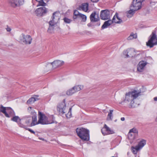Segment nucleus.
<instances>
[{
	"mask_svg": "<svg viewBox=\"0 0 157 157\" xmlns=\"http://www.w3.org/2000/svg\"><path fill=\"white\" fill-rule=\"evenodd\" d=\"M113 110H110L109 113L107 118V120L108 121H110L112 120V117H113Z\"/></svg>",
	"mask_w": 157,
	"mask_h": 157,
	"instance_id": "obj_30",
	"label": "nucleus"
},
{
	"mask_svg": "<svg viewBox=\"0 0 157 157\" xmlns=\"http://www.w3.org/2000/svg\"><path fill=\"white\" fill-rule=\"evenodd\" d=\"M86 16L85 15L81 13L79 14L78 17V18H81L82 19V21L84 22L86 21Z\"/></svg>",
	"mask_w": 157,
	"mask_h": 157,
	"instance_id": "obj_32",
	"label": "nucleus"
},
{
	"mask_svg": "<svg viewBox=\"0 0 157 157\" xmlns=\"http://www.w3.org/2000/svg\"><path fill=\"white\" fill-rule=\"evenodd\" d=\"M147 63L144 61H140L137 66V70L139 72H142L145 66L147 64Z\"/></svg>",
	"mask_w": 157,
	"mask_h": 157,
	"instance_id": "obj_15",
	"label": "nucleus"
},
{
	"mask_svg": "<svg viewBox=\"0 0 157 157\" xmlns=\"http://www.w3.org/2000/svg\"><path fill=\"white\" fill-rule=\"evenodd\" d=\"M140 95V92L135 90L126 93L124 99L120 103L123 104L125 103L129 104V107L130 108L136 107L138 105V104L135 103V101L136 98Z\"/></svg>",
	"mask_w": 157,
	"mask_h": 157,
	"instance_id": "obj_1",
	"label": "nucleus"
},
{
	"mask_svg": "<svg viewBox=\"0 0 157 157\" xmlns=\"http://www.w3.org/2000/svg\"><path fill=\"white\" fill-rule=\"evenodd\" d=\"M18 120H19V121H21V119L18 116H15L12 119V120L15 122H17Z\"/></svg>",
	"mask_w": 157,
	"mask_h": 157,
	"instance_id": "obj_41",
	"label": "nucleus"
},
{
	"mask_svg": "<svg viewBox=\"0 0 157 157\" xmlns=\"http://www.w3.org/2000/svg\"><path fill=\"white\" fill-rule=\"evenodd\" d=\"M115 15L116 16L117 19L118 20V21H115V19L114 20V22L117 24H121L123 23L124 21H125L126 20H122L120 19L118 16V14L116 13Z\"/></svg>",
	"mask_w": 157,
	"mask_h": 157,
	"instance_id": "obj_26",
	"label": "nucleus"
},
{
	"mask_svg": "<svg viewBox=\"0 0 157 157\" xmlns=\"http://www.w3.org/2000/svg\"><path fill=\"white\" fill-rule=\"evenodd\" d=\"M72 89H73V90H74V92L75 93L76 92H77V91L76 90V89L75 88V86H74L72 88Z\"/></svg>",
	"mask_w": 157,
	"mask_h": 157,
	"instance_id": "obj_45",
	"label": "nucleus"
},
{
	"mask_svg": "<svg viewBox=\"0 0 157 157\" xmlns=\"http://www.w3.org/2000/svg\"><path fill=\"white\" fill-rule=\"evenodd\" d=\"M38 2V4L37 5V6H45L46 5V3H45L44 0H36Z\"/></svg>",
	"mask_w": 157,
	"mask_h": 157,
	"instance_id": "obj_27",
	"label": "nucleus"
},
{
	"mask_svg": "<svg viewBox=\"0 0 157 157\" xmlns=\"http://www.w3.org/2000/svg\"><path fill=\"white\" fill-rule=\"evenodd\" d=\"M47 12L46 8L44 7L37 9L35 11L36 14L38 16H41L46 13Z\"/></svg>",
	"mask_w": 157,
	"mask_h": 157,
	"instance_id": "obj_10",
	"label": "nucleus"
},
{
	"mask_svg": "<svg viewBox=\"0 0 157 157\" xmlns=\"http://www.w3.org/2000/svg\"><path fill=\"white\" fill-rule=\"evenodd\" d=\"M32 122V117H29L27 118L25 121V124L27 125L30 126L31 123Z\"/></svg>",
	"mask_w": 157,
	"mask_h": 157,
	"instance_id": "obj_31",
	"label": "nucleus"
},
{
	"mask_svg": "<svg viewBox=\"0 0 157 157\" xmlns=\"http://www.w3.org/2000/svg\"><path fill=\"white\" fill-rule=\"evenodd\" d=\"M71 108H70L69 109V110L68 111V113L66 114V117L67 118H70L71 116Z\"/></svg>",
	"mask_w": 157,
	"mask_h": 157,
	"instance_id": "obj_39",
	"label": "nucleus"
},
{
	"mask_svg": "<svg viewBox=\"0 0 157 157\" xmlns=\"http://www.w3.org/2000/svg\"><path fill=\"white\" fill-rule=\"evenodd\" d=\"M135 50L133 48H130L124 51V54L126 55V57H132L135 54Z\"/></svg>",
	"mask_w": 157,
	"mask_h": 157,
	"instance_id": "obj_13",
	"label": "nucleus"
},
{
	"mask_svg": "<svg viewBox=\"0 0 157 157\" xmlns=\"http://www.w3.org/2000/svg\"><path fill=\"white\" fill-rule=\"evenodd\" d=\"M155 121L157 122V116L156 117V118L155 119Z\"/></svg>",
	"mask_w": 157,
	"mask_h": 157,
	"instance_id": "obj_51",
	"label": "nucleus"
},
{
	"mask_svg": "<svg viewBox=\"0 0 157 157\" xmlns=\"http://www.w3.org/2000/svg\"><path fill=\"white\" fill-rule=\"evenodd\" d=\"M18 124L19 126L21 128H24L26 129V126L24 125H23V124H21V123H18Z\"/></svg>",
	"mask_w": 157,
	"mask_h": 157,
	"instance_id": "obj_42",
	"label": "nucleus"
},
{
	"mask_svg": "<svg viewBox=\"0 0 157 157\" xmlns=\"http://www.w3.org/2000/svg\"><path fill=\"white\" fill-rule=\"evenodd\" d=\"M59 14V13L57 12H55L53 13L52 16V21L54 23L56 24V22L59 19V16H58Z\"/></svg>",
	"mask_w": 157,
	"mask_h": 157,
	"instance_id": "obj_18",
	"label": "nucleus"
},
{
	"mask_svg": "<svg viewBox=\"0 0 157 157\" xmlns=\"http://www.w3.org/2000/svg\"><path fill=\"white\" fill-rule=\"evenodd\" d=\"M101 132L104 135L114 133V131L111 130L106 124L104 125V127L101 129Z\"/></svg>",
	"mask_w": 157,
	"mask_h": 157,
	"instance_id": "obj_12",
	"label": "nucleus"
},
{
	"mask_svg": "<svg viewBox=\"0 0 157 157\" xmlns=\"http://www.w3.org/2000/svg\"><path fill=\"white\" fill-rule=\"evenodd\" d=\"M99 0H91V1L94 3H96L99 1Z\"/></svg>",
	"mask_w": 157,
	"mask_h": 157,
	"instance_id": "obj_47",
	"label": "nucleus"
},
{
	"mask_svg": "<svg viewBox=\"0 0 157 157\" xmlns=\"http://www.w3.org/2000/svg\"><path fill=\"white\" fill-rule=\"evenodd\" d=\"M32 122L30 125V126H34L36 125L40 124L38 123V121H37V116H32Z\"/></svg>",
	"mask_w": 157,
	"mask_h": 157,
	"instance_id": "obj_20",
	"label": "nucleus"
},
{
	"mask_svg": "<svg viewBox=\"0 0 157 157\" xmlns=\"http://www.w3.org/2000/svg\"><path fill=\"white\" fill-rule=\"evenodd\" d=\"M63 20L64 22L66 23L69 24L72 21V20L67 17H65L63 19Z\"/></svg>",
	"mask_w": 157,
	"mask_h": 157,
	"instance_id": "obj_38",
	"label": "nucleus"
},
{
	"mask_svg": "<svg viewBox=\"0 0 157 157\" xmlns=\"http://www.w3.org/2000/svg\"><path fill=\"white\" fill-rule=\"evenodd\" d=\"M131 9L129 10L128 11L126 12L127 16L128 17H131L133 15L136 11L133 10V8H131Z\"/></svg>",
	"mask_w": 157,
	"mask_h": 157,
	"instance_id": "obj_22",
	"label": "nucleus"
},
{
	"mask_svg": "<svg viewBox=\"0 0 157 157\" xmlns=\"http://www.w3.org/2000/svg\"><path fill=\"white\" fill-rule=\"evenodd\" d=\"M150 39L146 43V45L151 48L157 45V37L155 31L153 32L150 36Z\"/></svg>",
	"mask_w": 157,
	"mask_h": 157,
	"instance_id": "obj_3",
	"label": "nucleus"
},
{
	"mask_svg": "<svg viewBox=\"0 0 157 157\" xmlns=\"http://www.w3.org/2000/svg\"><path fill=\"white\" fill-rule=\"evenodd\" d=\"M142 3L137 2L136 0H133L130 6L131 8H133L135 11L141 8Z\"/></svg>",
	"mask_w": 157,
	"mask_h": 157,
	"instance_id": "obj_11",
	"label": "nucleus"
},
{
	"mask_svg": "<svg viewBox=\"0 0 157 157\" xmlns=\"http://www.w3.org/2000/svg\"><path fill=\"white\" fill-rule=\"evenodd\" d=\"M131 132H129L128 135V139L131 140H133L135 139L134 136L131 133Z\"/></svg>",
	"mask_w": 157,
	"mask_h": 157,
	"instance_id": "obj_37",
	"label": "nucleus"
},
{
	"mask_svg": "<svg viewBox=\"0 0 157 157\" xmlns=\"http://www.w3.org/2000/svg\"><path fill=\"white\" fill-rule=\"evenodd\" d=\"M115 18V16H114L112 19V20H108L104 22V24L102 25L101 28L102 29H104L108 27L109 26L111 25L112 23L114 22V20Z\"/></svg>",
	"mask_w": 157,
	"mask_h": 157,
	"instance_id": "obj_16",
	"label": "nucleus"
},
{
	"mask_svg": "<svg viewBox=\"0 0 157 157\" xmlns=\"http://www.w3.org/2000/svg\"><path fill=\"white\" fill-rule=\"evenodd\" d=\"M76 131L78 136L82 140L87 141L89 140L90 135L89 130L84 128H78L76 129Z\"/></svg>",
	"mask_w": 157,
	"mask_h": 157,
	"instance_id": "obj_2",
	"label": "nucleus"
},
{
	"mask_svg": "<svg viewBox=\"0 0 157 157\" xmlns=\"http://www.w3.org/2000/svg\"><path fill=\"white\" fill-rule=\"evenodd\" d=\"M32 108L31 107H29L28 108V109L29 110V113L33 115V116H36V113L35 112L34 110L32 109Z\"/></svg>",
	"mask_w": 157,
	"mask_h": 157,
	"instance_id": "obj_33",
	"label": "nucleus"
},
{
	"mask_svg": "<svg viewBox=\"0 0 157 157\" xmlns=\"http://www.w3.org/2000/svg\"><path fill=\"white\" fill-rule=\"evenodd\" d=\"M7 107H4L2 105H1L0 107V111L5 114L7 117H9L10 116L7 113Z\"/></svg>",
	"mask_w": 157,
	"mask_h": 157,
	"instance_id": "obj_19",
	"label": "nucleus"
},
{
	"mask_svg": "<svg viewBox=\"0 0 157 157\" xmlns=\"http://www.w3.org/2000/svg\"><path fill=\"white\" fill-rule=\"evenodd\" d=\"M138 148L136 146L135 147H131V149L132 150V151L134 154H136L138 151L140 150V149H138Z\"/></svg>",
	"mask_w": 157,
	"mask_h": 157,
	"instance_id": "obj_35",
	"label": "nucleus"
},
{
	"mask_svg": "<svg viewBox=\"0 0 157 157\" xmlns=\"http://www.w3.org/2000/svg\"><path fill=\"white\" fill-rule=\"evenodd\" d=\"M129 132H133L137 134L138 133V131L136 128H133L130 130Z\"/></svg>",
	"mask_w": 157,
	"mask_h": 157,
	"instance_id": "obj_40",
	"label": "nucleus"
},
{
	"mask_svg": "<svg viewBox=\"0 0 157 157\" xmlns=\"http://www.w3.org/2000/svg\"><path fill=\"white\" fill-rule=\"evenodd\" d=\"M154 99L155 101H157V97L154 98Z\"/></svg>",
	"mask_w": 157,
	"mask_h": 157,
	"instance_id": "obj_49",
	"label": "nucleus"
},
{
	"mask_svg": "<svg viewBox=\"0 0 157 157\" xmlns=\"http://www.w3.org/2000/svg\"><path fill=\"white\" fill-rule=\"evenodd\" d=\"M137 38V34L136 33H134L132 32L130 33V36L127 38L128 40H131Z\"/></svg>",
	"mask_w": 157,
	"mask_h": 157,
	"instance_id": "obj_23",
	"label": "nucleus"
},
{
	"mask_svg": "<svg viewBox=\"0 0 157 157\" xmlns=\"http://www.w3.org/2000/svg\"><path fill=\"white\" fill-rule=\"evenodd\" d=\"M100 17L104 20L109 19L110 18L109 11L107 10H101L100 13Z\"/></svg>",
	"mask_w": 157,
	"mask_h": 157,
	"instance_id": "obj_9",
	"label": "nucleus"
},
{
	"mask_svg": "<svg viewBox=\"0 0 157 157\" xmlns=\"http://www.w3.org/2000/svg\"><path fill=\"white\" fill-rule=\"evenodd\" d=\"M39 139L40 140H42L43 141L45 140L44 138H39Z\"/></svg>",
	"mask_w": 157,
	"mask_h": 157,
	"instance_id": "obj_50",
	"label": "nucleus"
},
{
	"mask_svg": "<svg viewBox=\"0 0 157 157\" xmlns=\"http://www.w3.org/2000/svg\"><path fill=\"white\" fill-rule=\"evenodd\" d=\"M77 91H79L83 88V86L81 85H78L75 86Z\"/></svg>",
	"mask_w": 157,
	"mask_h": 157,
	"instance_id": "obj_36",
	"label": "nucleus"
},
{
	"mask_svg": "<svg viewBox=\"0 0 157 157\" xmlns=\"http://www.w3.org/2000/svg\"><path fill=\"white\" fill-rule=\"evenodd\" d=\"M90 20L91 22H96L99 20L98 14H96V12L92 13L90 16Z\"/></svg>",
	"mask_w": 157,
	"mask_h": 157,
	"instance_id": "obj_14",
	"label": "nucleus"
},
{
	"mask_svg": "<svg viewBox=\"0 0 157 157\" xmlns=\"http://www.w3.org/2000/svg\"><path fill=\"white\" fill-rule=\"evenodd\" d=\"M22 37L20 40L21 42L25 44H30L31 43L33 39L30 36L24 34H22Z\"/></svg>",
	"mask_w": 157,
	"mask_h": 157,
	"instance_id": "obj_6",
	"label": "nucleus"
},
{
	"mask_svg": "<svg viewBox=\"0 0 157 157\" xmlns=\"http://www.w3.org/2000/svg\"><path fill=\"white\" fill-rule=\"evenodd\" d=\"M7 113L9 114L10 115H13L14 114V112L13 110L10 107H7V110H6Z\"/></svg>",
	"mask_w": 157,
	"mask_h": 157,
	"instance_id": "obj_28",
	"label": "nucleus"
},
{
	"mask_svg": "<svg viewBox=\"0 0 157 157\" xmlns=\"http://www.w3.org/2000/svg\"><path fill=\"white\" fill-rule=\"evenodd\" d=\"M64 62L60 60H56L53 62L48 63L46 67L49 69H51L52 68H56L60 67L63 65Z\"/></svg>",
	"mask_w": 157,
	"mask_h": 157,
	"instance_id": "obj_5",
	"label": "nucleus"
},
{
	"mask_svg": "<svg viewBox=\"0 0 157 157\" xmlns=\"http://www.w3.org/2000/svg\"><path fill=\"white\" fill-rule=\"evenodd\" d=\"M38 100L37 98L35 97H31L29 98L27 101L28 104H31L33 103L35 101Z\"/></svg>",
	"mask_w": 157,
	"mask_h": 157,
	"instance_id": "obj_24",
	"label": "nucleus"
},
{
	"mask_svg": "<svg viewBox=\"0 0 157 157\" xmlns=\"http://www.w3.org/2000/svg\"><path fill=\"white\" fill-rule=\"evenodd\" d=\"M65 99H63V102L57 105V110L60 113L63 114L65 113L66 104Z\"/></svg>",
	"mask_w": 157,
	"mask_h": 157,
	"instance_id": "obj_8",
	"label": "nucleus"
},
{
	"mask_svg": "<svg viewBox=\"0 0 157 157\" xmlns=\"http://www.w3.org/2000/svg\"><path fill=\"white\" fill-rule=\"evenodd\" d=\"M49 24L50 26L48 29V31L49 32H51L50 30L53 29H54L53 26L56 24L54 23L52 21H50L49 22Z\"/></svg>",
	"mask_w": 157,
	"mask_h": 157,
	"instance_id": "obj_25",
	"label": "nucleus"
},
{
	"mask_svg": "<svg viewBox=\"0 0 157 157\" xmlns=\"http://www.w3.org/2000/svg\"><path fill=\"white\" fill-rule=\"evenodd\" d=\"M157 3V0H151L150 3L152 5H153L154 3Z\"/></svg>",
	"mask_w": 157,
	"mask_h": 157,
	"instance_id": "obj_44",
	"label": "nucleus"
},
{
	"mask_svg": "<svg viewBox=\"0 0 157 157\" xmlns=\"http://www.w3.org/2000/svg\"><path fill=\"white\" fill-rule=\"evenodd\" d=\"M6 30L7 32H10L11 29L10 28L8 27L7 28H6Z\"/></svg>",
	"mask_w": 157,
	"mask_h": 157,
	"instance_id": "obj_46",
	"label": "nucleus"
},
{
	"mask_svg": "<svg viewBox=\"0 0 157 157\" xmlns=\"http://www.w3.org/2000/svg\"><path fill=\"white\" fill-rule=\"evenodd\" d=\"M89 4L87 3H83L79 6L77 9L80 10H82L85 12H87L88 10Z\"/></svg>",
	"mask_w": 157,
	"mask_h": 157,
	"instance_id": "obj_17",
	"label": "nucleus"
},
{
	"mask_svg": "<svg viewBox=\"0 0 157 157\" xmlns=\"http://www.w3.org/2000/svg\"><path fill=\"white\" fill-rule=\"evenodd\" d=\"M9 2L12 7L15 8L23 5L24 3V0H9Z\"/></svg>",
	"mask_w": 157,
	"mask_h": 157,
	"instance_id": "obj_7",
	"label": "nucleus"
},
{
	"mask_svg": "<svg viewBox=\"0 0 157 157\" xmlns=\"http://www.w3.org/2000/svg\"><path fill=\"white\" fill-rule=\"evenodd\" d=\"M81 14L78 11L75 10L74 11L73 18L74 19H75L78 17L79 14Z\"/></svg>",
	"mask_w": 157,
	"mask_h": 157,
	"instance_id": "obj_29",
	"label": "nucleus"
},
{
	"mask_svg": "<svg viewBox=\"0 0 157 157\" xmlns=\"http://www.w3.org/2000/svg\"><path fill=\"white\" fill-rule=\"evenodd\" d=\"M26 129L29 130L31 133H33L34 134H35V132H34V131L30 128H26Z\"/></svg>",
	"mask_w": 157,
	"mask_h": 157,
	"instance_id": "obj_43",
	"label": "nucleus"
},
{
	"mask_svg": "<svg viewBox=\"0 0 157 157\" xmlns=\"http://www.w3.org/2000/svg\"><path fill=\"white\" fill-rule=\"evenodd\" d=\"M146 140H143L140 141L136 146L138 147V149H141L146 144Z\"/></svg>",
	"mask_w": 157,
	"mask_h": 157,
	"instance_id": "obj_21",
	"label": "nucleus"
},
{
	"mask_svg": "<svg viewBox=\"0 0 157 157\" xmlns=\"http://www.w3.org/2000/svg\"><path fill=\"white\" fill-rule=\"evenodd\" d=\"M121 121H124V120H125V118H124V117H121Z\"/></svg>",
	"mask_w": 157,
	"mask_h": 157,
	"instance_id": "obj_48",
	"label": "nucleus"
},
{
	"mask_svg": "<svg viewBox=\"0 0 157 157\" xmlns=\"http://www.w3.org/2000/svg\"><path fill=\"white\" fill-rule=\"evenodd\" d=\"M74 93H75L74 92L72 88L68 90L66 92V94L67 95L69 96L71 95Z\"/></svg>",
	"mask_w": 157,
	"mask_h": 157,
	"instance_id": "obj_34",
	"label": "nucleus"
},
{
	"mask_svg": "<svg viewBox=\"0 0 157 157\" xmlns=\"http://www.w3.org/2000/svg\"><path fill=\"white\" fill-rule=\"evenodd\" d=\"M52 119H53V116H52Z\"/></svg>",
	"mask_w": 157,
	"mask_h": 157,
	"instance_id": "obj_52",
	"label": "nucleus"
},
{
	"mask_svg": "<svg viewBox=\"0 0 157 157\" xmlns=\"http://www.w3.org/2000/svg\"><path fill=\"white\" fill-rule=\"evenodd\" d=\"M38 123L42 124H50L54 123L52 122H49L48 121L47 117L45 115L40 112L38 113Z\"/></svg>",
	"mask_w": 157,
	"mask_h": 157,
	"instance_id": "obj_4",
	"label": "nucleus"
}]
</instances>
